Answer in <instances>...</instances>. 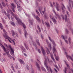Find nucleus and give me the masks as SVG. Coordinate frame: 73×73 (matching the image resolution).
Returning <instances> with one entry per match:
<instances>
[{"instance_id": "obj_33", "label": "nucleus", "mask_w": 73, "mask_h": 73, "mask_svg": "<svg viewBox=\"0 0 73 73\" xmlns=\"http://www.w3.org/2000/svg\"><path fill=\"white\" fill-rule=\"evenodd\" d=\"M55 58L56 60H57V61H58V60H59V57H58V56H57L55 57Z\"/></svg>"}, {"instance_id": "obj_60", "label": "nucleus", "mask_w": 73, "mask_h": 73, "mask_svg": "<svg viewBox=\"0 0 73 73\" xmlns=\"http://www.w3.org/2000/svg\"><path fill=\"white\" fill-rule=\"evenodd\" d=\"M4 13L5 15H7V13L5 12V11L4 12Z\"/></svg>"}, {"instance_id": "obj_41", "label": "nucleus", "mask_w": 73, "mask_h": 73, "mask_svg": "<svg viewBox=\"0 0 73 73\" xmlns=\"http://www.w3.org/2000/svg\"><path fill=\"white\" fill-rule=\"evenodd\" d=\"M65 62L66 64V66H67V67H68V68H69V67H70L69 65V64H68L66 63V62L65 61Z\"/></svg>"}, {"instance_id": "obj_45", "label": "nucleus", "mask_w": 73, "mask_h": 73, "mask_svg": "<svg viewBox=\"0 0 73 73\" xmlns=\"http://www.w3.org/2000/svg\"><path fill=\"white\" fill-rule=\"evenodd\" d=\"M14 3H16V4H19L18 2H16V0H14Z\"/></svg>"}, {"instance_id": "obj_9", "label": "nucleus", "mask_w": 73, "mask_h": 73, "mask_svg": "<svg viewBox=\"0 0 73 73\" xmlns=\"http://www.w3.org/2000/svg\"><path fill=\"white\" fill-rule=\"evenodd\" d=\"M17 5L18 11H19V12H21L22 10V8L21 7H20V5H19L18 3L17 4Z\"/></svg>"}, {"instance_id": "obj_36", "label": "nucleus", "mask_w": 73, "mask_h": 73, "mask_svg": "<svg viewBox=\"0 0 73 73\" xmlns=\"http://www.w3.org/2000/svg\"><path fill=\"white\" fill-rule=\"evenodd\" d=\"M44 16L45 19H48V16L46 15H45V14H44Z\"/></svg>"}, {"instance_id": "obj_43", "label": "nucleus", "mask_w": 73, "mask_h": 73, "mask_svg": "<svg viewBox=\"0 0 73 73\" xmlns=\"http://www.w3.org/2000/svg\"><path fill=\"white\" fill-rule=\"evenodd\" d=\"M37 28L39 30L40 32H41V30H40V27H39V26H37Z\"/></svg>"}, {"instance_id": "obj_20", "label": "nucleus", "mask_w": 73, "mask_h": 73, "mask_svg": "<svg viewBox=\"0 0 73 73\" xmlns=\"http://www.w3.org/2000/svg\"><path fill=\"white\" fill-rule=\"evenodd\" d=\"M67 58H68H68H70V59L72 61H73V58L71 56H70L69 55H67Z\"/></svg>"}, {"instance_id": "obj_48", "label": "nucleus", "mask_w": 73, "mask_h": 73, "mask_svg": "<svg viewBox=\"0 0 73 73\" xmlns=\"http://www.w3.org/2000/svg\"><path fill=\"white\" fill-rule=\"evenodd\" d=\"M11 24L13 25V26H15V23L13 22L11 23Z\"/></svg>"}, {"instance_id": "obj_4", "label": "nucleus", "mask_w": 73, "mask_h": 73, "mask_svg": "<svg viewBox=\"0 0 73 73\" xmlns=\"http://www.w3.org/2000/svg\"><path fill=\"white\" fill-rule=\"evenodd\" d=\"M65 17L66 22H67L68 24L67 26L70 27L71 25V23L70 22V20L69 19H67V16L66 15H65Z\"/></svg>"}, {"instance_id": "obj_22", "label": "nucleus", "mask_w": 73, "mask_h": 73, "mask_svg": "<svg viewBox=\"0 0 73 73\" xmlns=\"http://www.w3.org/2000/svg\"><path fill=\"white\" fill-rule=\"evenodd\" d=\"M67 69L66 67H65L64 70V73H66V72H68Z\"/></svg>"}, {"instance_id": "obj_7", "label": "nucleus", "mask_w": 73, "mask_h": 73, "mask_svg": "<svg viewBox=\"0 0 73 73\" xmlns=\"http://www.w3.org/2000/svg\"><path fill=\"white\" fill-rule=\"evenodd\" d=\"M9 46L11 51V54L13 56H15V55L14 54V51L13 49H12V48H11V45H9Z\"/></svg>"}, {"instance_id": "obj_30", "label": "nucleus", "mask_w": 73, "mask_h": 73, "mask_svg": "<svg viewBox=\"0 0 73 73\" xmlns=\"http://www.w3.org/2000/svg\"><path fill=\"white\" fill-rule=\"evenodd\" d=\"M28 20L30 21V24L32 25L33 24V22H32L33 21H31L30 19H28Z\"/></svg>"}, {"instance_id": "obj_6", "label": "nucleus", "mask_w": 73, "mask_h": 73, "mask_svg": "<svg viewBox=\"0 0 73 73\" xmlns=\"http://www.w3.org/2000/svg\"><path fill=\"white\" fill-rule=\"evenodd\" d=\"M61 9H62V11L63 13H65V10L66 9V8L63 4H62Z\"/></svg>"}, {"instance_id": "obj_17", "label": "nucleus", "mask_w": 73, "mask_h": 73, "mask_svg": "<svg viewBox=\"0 0 73 73\" xmlns=\"http://www.w3.org/2000/svg\"><path fill=\"white\" fill-rule=\"evenodd\" d=\"M46 41L48 46H49V47H50H50H51V44L50 43H49V42L48 41V40H46Z\"/></svg>"}, {"instance_id": "obj_61", "label": "nucleus", "mask_w": 73, "mask_h": 73, "mask_svg": "<svg viewBox=\"0 0 73 73\" xmlns=\"http://www.w3.org/2000/svg\"><path fill=\"white\" fill-rule=\"evenodd\" d=\"M2 21L3 23H5V21H4V20H2Z\"/></svg>"}, {"instance_id": "obj_18", "label": "nucleus", "mask_w": 73, "mask_h": 73, "mask_svg": "<svg viewBox=\"0 0 73 73\" xmlns=\"http://www.w3.org/2000/svg\"><path fill=\"white\" fill-rule=\"evenodd\" d=\"M21 48L22 50H23L25 52H27V50H25V48H24V47H23V46H21Z\"/></svg>"}, {"instance_id": "obj_39", "label": "nucleus", "mask_w": 73, "mask_h": 73, "mask_svg": "<svg viewBox=\"0 0 73 73\" xmlns=\"http://www.w3.org/2000/svg\"><path fill=\"white\" fill-rule=\"evenodd\" d=\"M36 12L38 14L39 16H40V13H39V12L37 10H36Z\"/></svg>"}, {"instance_id": "obj_2", "label": "nucleus", "mask_w": 73, "mask_h": 73, "mask_svg": "<svg viewBox=\"0 0 73 73\" xmlns=\"http://www.w3.org/2000/svg\"><path fill=\"white\" fill-rule=\"evenodd\" d=\"M48 61V62H49L50 61L49 60V59L48 58H47V59H45V60L44 61V65L46 66V67L48 70V72H50L51 73H53V71H52V69H51V68H50V67H48V66L46 65V61Z\"/></svg>"}, {"instance_id": "obj_11", "label": "nucleus", "mask_w": 73, "mask_h": 73, "mask_svg": "<svg viewBox=\"0 0 73 73\" xmlns=\"http://www.w3.org/2000/svg\"><path fill=\"white\" fill-rule=\"evenodd\" d=\"M48 38H49V40H50V41L51 42H52V44H53L54 46H56V44H55L54 42V41H53V40H52V39H51V38H50V36H48Z\"/></svg>"}, {"instance_id": "obj_31", "label": "nucleus", "mask_w": 73, "mask_h": 73, "mask_svg": "<svg viewBox=\"0 0 73 73\" xmlns=\"http://www.w3.org/2000/svg\"><path fill=\"white\" fill-rule=\"evenodd\" d=\"M68 40L69 43H71V38L69 37L68 38Z\"/></svg>"}, {"instance_id": "obj_34", "label": "nucleus", "mask_w": 73, "mask_h": 73, "mask_svg": "<svg viewBox=\"0 0 73 73\" xmlns=\"http://www.w3.org/2000/svg\"><path fill=\"white\" fill-rule=\"evenodd\" d=\"M53 52L54 53V52H56V48L54 47L53 48Z\"/></svg>"}, {"instance_id": "obj_40", "label": "nucleus", "mask_w": 73, "mask_h": 73, "mask_svg": "<svg viewBox=\"0 0 73 73\" xmlns=\"http://www.w3.org/2000/svg\"><path fill=\"white\" fill-rule=\"evenodd\" d=\"M7 56H8V57H9V58H10V59H12V56H11V55H10V54H9Z\"/></svg>"}, {"instance_id": "obj_16", "label": "nucleus", "mask_w": 73, "mask_h": 73, "mask_svg": "<svg viewBox=\"0 0 73 73\" xmlns=\"http://www.w3.org/2000/svg\"><path fill=\"white\" fill-rule=\"evenodd\" d=\"M24 44L26 49H27V50H28L29 49V48L28 47V46L27 45V44H26L25 43H24Z\"/></svg>"}, {"instance_id": "obj_57", "label": "nucleus", "mask_w": 73, "mask_h": 73, "mask_svg": "<svg viewBox=\"0 0 73 73\" xmlns=\"http://www.w3.org/2000/svg\"><path fill=\"white\" fill-rule=\"evenodd\" d=\"M45 12V8H44V11H42V12L43 14H44V12Z\"/></svg>"}, {"instance_id": "obj_8", "label": "nucleus", "mask_w": 73, "mask_h": 73, "mask_svg": "<svg viewBox=\"0 0 73 73\" xmlns=\"http://www.w3.org/2000/svg\"><path fill=\"white\" fill-rule=\"evenodd\" d=\"M50 19H52L53 22L54 23V24H57V21L54 18V17H52V16L50 15Z\"/></svg>"}, {"instance_id": "obj_59", "label": "nucleus", "mask_w": 73, "mask_h": 73, "mask_svg": "<svg viewBox=\"0 0 73 73\" xmlns=\"http://www.w3.org/2000/svg\"><path fill=\"white\" fill-rule=\"evenodd\" d=\"M61 16L62 17V19L63 20H64V16H63V15H62Z\"/></svg>"}, {"instance_id": "obj_38", "label": "nucleus", "mask_w": 73, "mask_h": 73, "mask_svg": "<svg viewBox=\"0 0 73 73\" xmlns=\"http://www.w3.org/2000/svg\"><path fill=\"white\" fill-rule=\"evenodd\" d=\"M56 16L59 19V20H61V18H60V17L59 15H58V14H56Z\"/></svg>"}, {"instance_id": "obj_37", "label": "nucleus", "mask_w": 73, "mask_h": 73, "mask_svg": "<svg viewBox=\"0 0 73 73\" xmlns=\"http://www.w3.org/2000/svg\"><path fill=\"white\" fill-rule=\"evenodd\" d=\"M36 42H37L38 45L40 46V42H39V40H38L37 39V40H36Z\"/></svg>"}, {"instance_id": "obj_5", "label": "nucleus", "mask_w": 73, "mask_h": 73, "mask_svg": "<svg viewBox=\"0 0 73 73\" xmlns=\"http://www.w3.org/2000/svg\"><path fill=\"white\" fill-rule=\"evenodd\" d=\"M53 5H54V6H55L56 7V8L57 11H59V9L60 8V5L58 4L57 2L56 3L54 2L53 3Z\"/></svg>"}, {"instance_id": "obj_28", "label": "nucleus", "mask_w": 73, "mask_h": 73, "mask_svg": "<svg viewBox=\"0 0 73 73\" xmlns=\"http://www.w3.org/2000/svg\"><path fill=\"white\" fill-rule=\"evenodd\" d=\"M65 32L66 34L67 35L69 33V31H68V30L66 29H65Z\"/></svg>"}, {"instance_id": "obj_14", "label": "nucleus", "mask_w": 73, "mask_h": 73, "mask_svg": "<svg viewBox=\"0 0 73 73\" xmlns=\"http://www.w3.org/2000/svg\"><path fill=\"white\" fill-rule=\"evenodd\" d=\"M1 41V40H0V42ZM0 45L1 47H2V48H3V49L4 50H5V47H4L2 44L1 43H0Z\"/></svg>"}, {"instance_id": "obj_53", "label": "nucleus", "mask_w": 73, "mask_h": 73, "mask_svg": "<svg viewBox=\"0 0 73 73\" xmlns=\"http://www.w3.org/2000/svg\"><path fill=\"white\" fill-rule=\"evenodd\" d=\"M4 45H5V46H6V48L8 47V46L7 45V44H4Z\"/></svg>"}, {"instance_id": "obj_1", "label": "nucleus", "mask_w": 73, "mask_h": 73, "mask_svg": "<svg viewBox=\"0 0 73 73\" xmlns=\"http://www.w3.org/2000/svg\"><path fill=\"white\" fill-rule=\"evenodd\" d=\"M12 16H13V17H14V18H15V19H16L17 20V21L19 24L23 25L24 29L26 28V27H25V25H24L23 23H22L21 21L17 17L16 15H15V14H14Z\"/></svg>"}, {"instance_id": "obj_52", "label": "nucleus", "mask_w": 73, "mask_h": 73, "mask_svg": "<svg viewBox=\"0 0 73 73\" xmlns=\"http://www.w3.org/2000/svg\"><path fill=\"white\" fill-rule=\"evenodd\" d=\"M0 8L1 9H3V7H2V6L1 5V3H0Z\"/></svg>"}, {"instance_id": "obj_63", "label": "nucleus", "mask_w": 73, "mask_h": 73, "mask_svg": "<svg viewBox=\"0 0 73 73\" xmlns=\"http://www.w3.org/2000/svg\"><path fill=\"white\" fill-rule=\"evenodd\" d=\"M3 60L4 61H5V59L4 58H3Z\"/></svg>"}, {"instance_id": "obj_15", "label": "nucleus", "mask_w": 73, "mask_h": 73, "mask_svg": "<svg viewBox=\"0 0 73 73\" xmlns=\"http://www.w3.org/2000/svg\"><path fill=\"white\" fill-rule=\"evenodd\" d=\"M24 31L25 33V37L27 38V36L28 35V33L24 29Z\"/></svg>"}, {"instance_id": "obj_25", "label": "nucleus", "mask_w": 73, "mask_h": 73, "mask_svg": "<svg viewBox=\"0 0 73 73\" xmlns=\"http://www.w3.org/2000/svg\"><path fill=\"white\" fill-rule=\"evenodd\" d=\"M5 50L4 51V52H6V53L7 56H8V55H9V52H8L7 51V50H6V48H5Z\"/></svg>"}, {"instance_id": "obj_64", "label": "nucleus", "mask_w": 73, "mask_h": 73, "mask_svg": "<svg viewBox=\"0 0 73 73\" xmlns=\"http://www.w3.org/2000/svg\"><path fill=\"white\" fill-rule=\"evenodd\" d=\"M24 55H25V56H26L27 57V54H26L24 53Z\"/></svg>"}, {"instance_id": "obj_12", "label": "nucleus", "mask_w": 73, "mask_h": 73, "mask_svg": "<svg viewBox=\"0 0 73 73\" xmlns=\"http://www.w3.org/2000/svg\"><path fill=\"white\" fill-rule=\"evenodd\" d=\"M36 65L38 69V70L40 71V66H39V64L37 63V62H36Z\"/></svg>"}, {"instance_id": "obj_50", "label": "nucleus", "mask_w": 73, "mask_h": 73, "mask_svg": "<svg viewBox=\"0 0 73 73\" xmlns=\"http://www.w3.org/2000/svg\"><path fill=\"white\" fill-rule=\"evenodd\" d=\"M32 15L34 16V17L35 18H36V16H35V14L34 13H32Z\"/></svg>"}, {"instance_id": "obj_51", "label": "nucleus", "mask_w": 73, "mask_h": 73, "mask_svg": "<svg viewBox=\"0 0 73 73\" xmlns=\"http://www.w3.org/2000/svg\"><path fill=\"white\" fill-rule=\"evenodd\" d=\"M38 52L39 53H41V51L40 50V49H39L38 50Z\"/></svg>"}, {"instance_id": "obj_47", "label": "nucleus", "mask_w": 73, "mask_h": 73, "mask_svg": "<svg viewBox=\"0 0 73 73\" xmlns=\"http://www.w3.org/2000/svg\"><path fill=\"white\" fill-rule=\"evenodd\" d=\"M3 31L5 33V35H7V32H6V31H5V29H3Z\"/></svg>"}, {"instance_id": "obj_23", "label": "nucleus", "mask_w": 73, "mask_h": 73, "mask_svg": "<svg viewBox=\"0 0 73 73\" xmlns=\"http://www.w3.org/2000/svg\"><path fill=\"white\" fill-rule=\"evenodd\" d=\"M11 33H12V36H15V33L14 32L13 30H11Z\"/></svg>"}, {"instance_id": "obj_13", "label": "nucleus", "mask_w": 73, "mask_h": 73, "mask_svg": "<svg viewBox=\"0 0 73 73\" xmlns=\"http://www.w3.org/2000/svg\"><path fill=\"white\" fill-rule=\"evenodd\" d=\"M19 61L20 62L21 64H23V65H25V63H24V61L21 59H19Z\"/></svg>"}, {"instance_id": "obj_56", "label": "nucleus", "mask_w": 73, "mask_h": 73, "mask_svg": "<svg viewBox=\"0 0 73 73\" xmlns=\"http://www.w3.org/2000/svg\"><path fill=\"white\" fill-rule=\"evenodd\" d=\"M50 24L52 25H53V23H52V21H51L50 20Z\"/></svg>"}, {"instance_id": "obj_24", "label": "nucleus", "mask_w": 73, "mask_h": 73, "mask_svg": "<svg viewBox=\"0 0 73 73\" xmlns=\"http://www.w3.org/2000/svg\"><path fill=\"white\" fill-rule=\"evenodd\" d=\"M2 4L4 7H6V5H5V4L3 2H2Z\"/></svg>"}, {"instance_id": "obj_49", "label": "nucleus", "mask_w": 73, "mask_h": 73, "mask_svg": "<svg viewBox=\"0 0 73 73\" xmlns=\"http://www.w3.org/2000/svg\"><path fill=\"white\" fill-rule=\"evenodd\" d=\"M65 41L66 44H69V42H68V41L66 40H65Z\"/></svg>"}, {"instance_id": "obj_46", "label": "nucleus", "mask_w": 73, "mask_h": 73, "mask_svg": "<svg viewBox=\"0 0 73 73\" xmlns=\"http://www.w3.org/2000/svg\"><path fill=\"white\" fill-rule=\"evenodd\" d=\"M42 7H41V8H40L38 9L39 11L40 12V13H41V10H42Z\"/></svg>"}, {"instance_id": "obj_21", "label": "nucleus", "mask_w": 73, "mask_h": 73, "mask_svg": "<svg viewBox=\"0 0 73 73\" xmlns=\"http://www.w3.org/2000/svg\"><path fill=\"white\" fill-rule=\"evenodd\" d=\"M45 25L46 26H47V27L48 28H49L50 27V25H49V23L46 22Z\"/></svg>"}, {"instance_id": "obj_27", "label": "nucleus", "mask_w": 73, "mask_h": 73, "mask_svg": "<svg viewBox=\"0 0 73 73\" xmlns=\"http://www.w3.org/2000/svg\"><path fill=\"white\" fill-rule=\"evenodd\" d=\"M62 38H63V39H64V40H65V38H67V37L66 36H64L63 35L62 36Z\"/></svg>"}, {"instance_id": "obj_58", "label": "nucleus", "mask_w": 73, "mask_h": 73, "mask_svg": "<svg viewBox=\"0 0 73 73\" xmlns=\"http://www.w3.org/2000/svg\"><path fill=\"white\" fill-rule=\"evenodd\" d=\"M50 4L51 7H53V4H52V3H50Z\"/></svg>"}, {"instance_id": "obj_32", "label": "nucleus", "mask_w": 73, "mask_h": 73, "mask_svg": "<svg viewBox=\"0 0 73 73\" xmlns=\"http://www.w3.org/2000/svg\"><path fill=\"white\" fill-rule=\"evenodd\" d=\"M0 28L1 29H3V25H2V24L0 23Z\"/></svg>"}, {"instance_id": "obj_44", "label": "nucleus", "mask_w": 73, "mask_h": 73, "mask_svg": "<svg viewBox=\"0 0 73 73\" xmlns=\"http://www.w3.org/2000/svg\"><path fill=\"white\" fill-rule=\"evenodd\" d=\"M11 9L12 11H13V12H15V9H14V8H12Z\"/></svg>"}, {"instance_id": "obj_42", "label": "nucleus", "mask_w": 73, "mask_h": 73, "mask_svg": "<svg viewBox=\"0 0 73 73\" xmlns=\"http://www.w3.org/2000/svg\"><path fill=\"white\" fill-rule=\"evenodd\" d=\"M41 69L42 70H44V72H46V70H45V69L44 68V67H42Z\"/></svg>"}, {"instance_id": "obj_62", "label": "nucleus", "mask_w": 73, "mask_h": 73, "mask_svg": "<svg viewBox=\"0 0 73 73\" xmlns=\"http://www.w3.org/2000/svg\"><path fill=\"white\" fill-rule=\"evenodd\" d=\"M54 70L55 71V72H56V73H57V70H56V69L55 68H54Z\"/></svg>"}, {"instance_id": "obj_26", "label": "nucleus", "mask_w": 73, "mask_h": 73, "mask_svg": "<svg viewBox=\"0 0 73 73\" xmlns=\"http://www.w3.org/2000/svg\"><path fill=\"white\" fill-rule=\"evenodd\" d=\"M11 5L14 8V9H15L16 8V6H15V4L13 3H11Z\"/></svg>"}, {"instance_id": "obj_3", "label": "nucleus", "mask_w": 73, "mask_h": 73, "mask_svg": "<svg viewBox=\"0 0 73 73\" xmlns=\"http://www.w3.org/2000/svg\"><path fill=\"white\" fill-rule=\"evenodd\" d=\"M6 38L7 39H8V40L9 41V42L11 43H13L14 45H15V40L14 39V40H12L11 38L9 37V36H6Z\"/></svg>"}, {"instance_id": "obj_19", "label": "nucleus", "mask_w": 73, "mask_h": 73, "mask_svg": "<svg viewBox=\"0 0 73 73\" xmlns=\"http://www.w3.org/2000/svg\"><path fill=\"white\" fill-rule=\"evenodd\" d=\"M36 19L39 22H40V18H39V17H38V16H36Z\"/></svg>"}, {"instance_id": "obj_54", "label": "nucleus", "mask_w": 73, "mask_h": 73, "mask_svg": "<svg viewBox=\"0 0 73 73\" xmlns=\"http://www.w3.org/2000/svg\"><path fill=\"white\" fill-rule=\"evenodd\" d=\"M8 17V18H9V16H10V15H9V14H8V15H7H7H6Z\"/></svg>"}, {"instance_id": "obj_55", "label": "nucleus", "mask_w": 73, "mask_h": 73, "mask_svg": "<svg viewBox=\"0 0 73 73\" xmlns=\"http://www.w3.org/2000/svg\"><path fill=\"white\" fill-rule=\"evenodd\" d=\"M30 39H31V41H32V36H30Z\"/></svg>"}, {"instance_id": "obj_29", "label": "nucleus", "mask_w": 73, "mask_h": 73, "mask_svg": "<svg viewBox=\"0 0 73 73\" xmlns=\"http://www.w3.org/2000/svg\"><path fill=\"white\" fill-rule=\"evenodd\" d=\"M46 52L48 54L49 53H50V51H49V50H48V48H47V50H46Z\"/></svg>"}, {"instance_id": "obj_10", "label": "nucleus", "mask_w": 73, "mask_h": 73, "mask_svg": "<svg viewBox=\"0 0 73 73\" xmlns=\"http://www.w3.org/2000/svg\"><path fill=\"white\" fill-rule=\"evenodd\" d=\"M41 48L44 56L45 57V54L46 53L45 52V51L44 50V49H43V48H42V47H41Z\"/></svg>"}, {"instance_id": "obj_35", "label": "nucleus", "mask_w": 73, "mask_h": 73, "mask_svg": "<svg viewBox=\"0 0 73 73\" xmlns=\"http://www.w3.org/2000/svg\"><path fill=\"white\" fill-rule=\"evenodd\" d=\"M51 57L52 58V59L53 60V61H54V58L53 56V54H51Z\"/></svg>"}]
</instances>
